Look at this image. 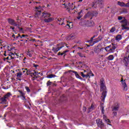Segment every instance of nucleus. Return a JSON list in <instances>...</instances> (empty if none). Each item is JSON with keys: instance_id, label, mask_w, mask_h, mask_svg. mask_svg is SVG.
<instances>
[{"instance_id": "50", "label": "nucleus", "mask_w": 129, "mask_h": 129, "mask_svg": "<svg viewBox=\"0 0 129 129\" xmlns=\"http://www.w3.org/2000/svg\"><path fill=\"white\" fill-rule=\"evenodd\" d=\"M118 20H119V21H120V20H122V17H120V16H119L118 17Z\"/></svg>"}, {"instance_id": "44", "label": "nucleus", "mask_w": 129, "mask_h": 129, "mask_svg": "<svg viewBox=\"0 0 129 129\" xmlns=\"http://www.w3.org/2000/svg\"><path fill=\"white\" fill-rule=\"evenodd\" d=\"M70 25H72L71 22H70L69 24H67V26H69V29H71V28H72V27L70 26Z\"/></svg>"}, {"instance_id": "20", "label": "nucleus", "mask_w": 129, "mask_h": 129, "mask_svg": "<svg viewBox=\"0 0 129 129\" xmlns=\"http://www.w3.org/2000/svg\"><path fill=\"white\" fill-rule=\"evenodd\" d=\"M91 17H92L91 16V12H88L84 16V18L85 19H89V18H90Z\"/></svg>"}, {"instance_id": "55", "label": "nucleus", "mask_w": 129, "mask_h": 129, "mask_svg": "<svg viewBox=\"0 0 129 129\" xmlns=\"http://www.w3.org/2000/svg\"><path fill=\"white\" fill-rule=\"evenodd\" d=\"M10 29H11L12 30H15V27H10Z\"/></svg>"}, {"instance_id": "5", "label": "nucleus", "mask_w": 129, "mask_h": 129, "mask_svg": "<svg viewBox=\"0 0 129 129\" xmlns=\"http://www.w3.org/2000/svg\"><path fill=\"white\" fill-rule=\"evenodd\" d=\"M64 45H66V46L67 44L66 43H63L58 44L57 47H53L52 48L53 52H54V53H57V52H58V51H59V50H60V49H62V48H63L64 47Z\"/></svg>"}, {"instance_id": "61", "label": "nucleus", "mask_w": 129, "mask_h": 129, "mask_svg": "<svg viewBox=\"0 0 129 129\" xmlns=\"http://www.w3.org/2000/svg\"><path fill=\"white\" fill-rule=\"evenodd\" d=\"M78 49H80L81 50H82V49H83V48H82V47L81 48V47H78Z\"/></svg>"}, {"instance_id": "36", "label": "nucleus", "mask_w": 129, "mask_h": 129, "mask_svg": "<svg viewBox=\"0 0 129 129\" xmlns=\"http://www.w3.org/2000/svg\"><path fill=\"white\" fill-rule=\"evenodd\" d=\"M101 110L102 114H104V107L103 106H101Z\"/></svg>"}, {"instance_id": "21", "label": "nucleus", "mask_w": 129, "mask_h": 129, "mask_svg": "<svg viewBox=\"0 0 129 129\" xmlns=\"http://www.w3.org/2000/svg\"><path fill=\"white\" fill-rule=\"evenodd\" d=\"M10 55H11V58H12V59H15V58H16V57H18V54H17V53H10Z\"/></svg>"}, {"instance_id": "8", "label": "nucleus", "mask_w": 129, "mask_h": 129, "mask_svg": "<svg viewBox=\"0 0 129 129\" xmlns=\"http://www.w3.org/2000/svg\"><path fill=\"white\" fill-rule=\"evenodd\" d=\"M120 82H121L122 90L123 91H127V85L125 83V80H123V79L121 78Z\"/></svg>"}, {"instance_id": "57", "label": "nucleus", "mask_w": 129, "mask_h": 129, "mask_svg": "<svg viewBox=\"0 0 129 129\" xmlns=\"http://www.w3.org/2000/svg\"><path fill=\"white\" fill-rule=\"evenodd\" d=\"M2 49H3V46L0 45V54H1V51H2Z\"/></svg>"}, {"instance_id": "16", "label": "nucleus", "mask_w": 129, "mask_h": 129, "mask_svg": "<svg viewBox=\"0 0 129 129\" xmlns=\"http://www.w3.org/2000/svg\"><path fill=\"white\" fill-rule=\"evenodd\" d=\"M68 6L70 10H74L75 8V5H74V3H69Z\"/></svg>"}, {"instance_id": "35", "label": "nucleus", "mask_w": 129, "mask_h": 129, "mask_svg": "<svg viewBox=\"0 0 129 129\" xmlns=\"http://www.w3.org/2000/svg\"><path fill=\"white\" fill-rule=\"evenodd\" d=\"M115 31V27H112V28H111L110 32V33H114Z\"/></svg>"}, {"instance_id": "43", "label": "nucleus", "mask_w": 129, "mask_h": 129, "mask_svg": "<svg viewBox=\"0 0 129 129\" xmlns=\"http://www.w3.org/2000/svg\"><path fill=\"white\" fill-rule=\"evenodd\" d=\"M27 55H28V56H29V57H32V54H31L30 52H28L27 53Z\"/></svg>"}, {"instance_id": "60", "label": "nucleus", "mask_w": 129, "mask_h": 129, "mask_svg": "<svg viewBox=\"0 0 129 129\" xmlns=\"http://www.w3.org/2000/svg\"><path fill=\"white\" fill-rule=\"evenodd\" d=\"M5 53L4 54V56H7V53H6V51H4Z\"/></svg>"}, {"instance_id": "14", "label": "nucleus", "mask_w": 129, "mask_h": 129, "mask_svg": "<svg viewBox=\"0 0 129 129\" xmlns=\"http://www.w3.org/2000/svg\"><path fill=\"white\" fill-rule=\"evenodd\" d=\"M42 7L41 6H39L38 7L35 8V12H36V15H40L41 12H42Z\"/></svg>"}, {"instance_id": "41", "label": "nucleus", "mask_w": 129, "mask_h": 129, "mask_svg": "<svg viewBox=\"0 0 129 129\" xmlns=\"http://www.w3.org/2000/svg\"><path fill=\"white\" fill-rule=\"evenodd\" d=\"M78 55H79V56H80V57H84V58H85L86 56H83V54H82L80 52H78Z\"/></svg>"}, {"instance_id": "38", "label": "nucleus", "mask_w": 129, "mask_h": 129, "mask_svg": "<svg viewBox=\"0 0 129 129\" xmlns=\"http://www.w3.org/2000/svg\"><path fill=\"white\" fill-rule=\"evenodd\" d=\"M101 49L98 48H96L95 49V53H99V52H100Z\"/></svg>"}, {"instance_id": "2", "label": "nucleus", "mask_w": 129, "mask_h": 129, "mask_svg": "<svg viewBox=\"0 0 129 129\" xmlns=\"http://www.w3.org/2000/svg\"><path fill=\"white\" fill-rule=\"evenodd\" d=\"M125 56L123 57L122 62L125 66V70L129 69V49L127 50L126 52L125 53Z\"/></svg>"}, {"instance_id": "53", "label": "nucleus", "mask_w": 129, "mask_h": 129, "mask_svg": "<svg viewBox=\"0 0 129 129\" xmlns=\"http://www.w3.org/2000/svg\"><path fill=\"white\" fill-rule=\"evenodd\" d=\"M82 14V11H81L80 12L78 13V16H80Z\"/></svg>"}, {"instance_id": "31", "label": "nucleus", "mask_w": 129, "mask_h": 129, "mask_svg": "<svg viewBox=\"0 0 129 129\" xmlns=\"http://www.w3.org/2000/svg\"><path fill=\"white\" fill-rule=\"evenodd\" d=\"M11 59H12V56L11 54H10L9 56H8L7 57H4V61H7V60H11Z\"/></svg>"}, {"instance_id": "15", "label": "nucleus", "mask_w": 129, "mask_h": 129, "mask_svg": "<svg viewBox=\"0 0 129 129\" xmlns=\"http://www.w3.org/2000/svg\"><path fill=\"white\" fill-rule=\"evenodd\" d=\"M70 72H73V73H74L77 78H78L79 79H81V80H83V78H81V77L79 76V74H78V73H77V72L71 70L70 71Z\"/></svg>"}, {"instance_id": "32", "label": "nucleus", "mask_w": 129, "mask_h": 129, "mask_svg": "<svg viewBox=\"0 0 129 129\" xmlns=\"http://www.w3.org/2000/svg\"><path fill=\"white\" fill-rule=\"evenodd\" d=\"M80 74H81V76H82V77H83V78H85V77H86V78H87V77H88L89 76V75H84L83 72H81Z\"/></svg>"}, {"instance_id": "51", "label": "nucleus", "mask_w": 129, "mask_h": 129, "mask_svg": "<svg viewBox=\"0 0 129 129\" xmlns=\"http://www.w3.org/2000/svg\"><path fill=\"white\" fill-rule=\"evenodd\" d=\"M98 39V41H101V40H102V37L101 36H99Z\"/></svg>"}, {"instance_id": "28", "label": "nucleus", "mask_w": 129, "mask_h": 129, "mask_svg": "<svg viewBox=\"0 0 129 129\" xmlns=\"http://www.w3.org/2000/svg\"><path fill=\"white\" fill-rule=\"evenodd\" d=\"M114 57L112 55H110L107 58V60H109V61L112 60L113 59H114Z\"/></svg>"}, {"instance_id": "59", "label": "nucleus", "mask_w": 129, "mask_h": 129, "mask_svg": "<svg viewBox=\"0 0 129 129\" xmlns=\"http://www.w3.org/2000/svg\"><path fill=\"white\" fill-rule=\"evenodd\" d=\"M23 41V40H21V39H19L18 40V43H20V41Z\"/></svg>"}, {"instance_id": "7", "label": "nucleus", "mask_w": 129, "mask_h": 129, "mask_svg": "<svg viewBox=\"0 0 129 129\" xmlns=\"http://www.w3.org/2000/svg\"><path fill=\"white\" fill-rule=\"evenodd\" d=\"M102 0H97L95 4L92 5V8H101Z\"/></svg>"}, {"instance_id": "58", "label": "nucleus", "mask_w": 129, "mask_h": 129, "mask_svg": "<svg viewBox=\"0 0 129 129\" xmlns=\"http://www.w3.org/2000/svg\"><path fill=\"white\" fill-rule=\"evenodd\" d=\"M81 18V16H79L77 17L78 20H80V18Z\"/></svg>"}, {"instance_id": "54", "label": "nucleus", "mask_w": 129, "mask_h": 129, "mask_svg": "<svg viewBox=\"0 0 129 129\" xmlns=\"http://www.w3.org/2000/svg\"><path fill=\"white\" fill-rule=\"evenodd\" d=\"M38 66L37 64H34V67H35V68H37Z\"/></svg>"}, {"instance_id": "47", "label": "nucleus", "mask_w": 129, "mask_h": 129, "mask_svg": "<svg viewBox=\"0 0 129 129\" xmlns=\"http://www.w3.org/2000/svg\"><path fill=\"white\" fill-rule=\"evenodd\" d=\"M95 37V36H93L92 37H91L90 40L89 41L90 42H92V41H93V39H94V38Z\"/></svg>"}, {"instance_id": "10", "label": "nucleus", "mask_w": 129, "mask_h": 129, "mask_svg": "<svg viewBox=\"0 0 129 129\" xmlns=\"http://www.w3.org/2000/svg\"><path fill=\"white\" fill-rule=\"evenodd\" d=\"M12 37L13 38V41H17V42L19 41V40H20V39H22V38L20 34H18L17 35L13 34Z\"/></svg>"}, {"instance_id": "25", "label": "nucleus", "mask_w": 129, "mask_h": 129, "mask_svg": "<svg viewBox=\"0 0 129 129\" xmlns=\"http://www.w3.org/2000/svg\"><path fill=\"white\" fill-rule=\"evenodd\" d=\"M103 119L105 120V121L106 122L110 123V120H109V119H107V118L106 117V116H105V115H103Z\"/></svg>"}, {"instance_id": "4", "label": "nucleus", "mask_w": 129, "mask_h": 129, "mask_svg": "<svg viewBox=\"0 0 129 129\" xmlns=\"http://www.w3.org/2000/svg\"><path fill=\"white\" fill-rule=\"evenodd\" d=\"M116 44L112 43L110 45L106 47L105 50L106 52H109V53H114L115 52V49H116Z\"/></svg>"}, {"instance_id": "29", "label": "nucleus", "mask_w": 129, "mask_h": 129, "mask_svg": "<svg viewBox=\"0 0 129 129\" xmlns=\"http://www.w3.org/2000/svg\"><path fill=\"white\" fill-rule=\"evenodd\" d=\"M89 111L88 112H90V111H92V110H93V109H94V106L93 105V104H92L90 106V108H89Z\"/></svg>"}, {"instance_id": "45", "label": "nucleus", "mask_w": 129, "mask_h": 129, "mask_svg": "<svg viewBox=\"0 0 129 129\" xmlns=\"http://www.w3.org/2000/svg\"><path fill=\"white\" fill-rule=\"evenodd\" d=\"M116 114H117V112H115V111H113V116H116Z\"/></svg>"}, {"instance_id": "26", "label": "nucleus", "mask_w": 129, "mask_h": 129, "mask_svg": "<svg viewBox=\"0 0 129 129\" xmlns=\"http://www.w3.org/2000/svg\"><path fill=\"white\" fill-rule=\"evenodd\" d=\"M74 36L73 35H70L69 36H68L67 38H66V39L68 40V41H69L70 40H72L73 39H74Z\"/></svg>"}, {"instance_id": "30", "label": "nucleus", "mask_w": 129, "mask_h": 129, "mask_svg": "<svg viewBox=\"0 0 129 129\" xmlns=\"http://www.w3.org/2000/svg\"><path fill=\"white\" fill-rule=\"evenodd\" d=\"M22 70L23 73H26L25 74H27V75H29V74H28V72H29V71H28V69H23Z\"/></svg>"}, {"instance_id": "22", "label": "nucleus", "mask_w": 129, "mask_h": 129, "mask_svg": "<svg viewBox=\"0 0 129 129\" xmlns=\"http://www.w3.org/2000/svg\"><path fill=\"white\" fill-rule=\"evenodd\" d=\"M117 4L118 6H120V7H125V4H124L123 2L118 1Z\"/></svg>"}, {"instance_id": "3", "label": "nucleus", "mask_w": 129, "mask_h": 129, "mask_svg": "<svg viewBox=\"0 0 129 129\" xmlns=\"http://www.w3.org/2000/svg\"><path fill=\"white\" fill-rule=\"evenodd\" d=\"M12 96V94L10 92H8L3 96L1 99V104H7L8 103V100L10 99V98Z\"/></svg>"}, {"instance_id": "37", "label": "nucleus", "mask_w": 129, "mask_h": 129, "mask_svg": "<svg viewBox=\"0 0 129 129\" xmlns=\"http://www.w3.org/2000/svg\"><path fill=\"white\" fill-rule=\"evenodd\" d=\"M87 75H89L88 77H90V76H94V75L93 74L92 72L88 73Z\"/></svg>"}, {"instance_id": "63", "label": "nucleus", "mask_w": 129, "mask_h": 129, "mask_svg": "<svg viewBox=\"0 0 129 129\" xmlns=\"http://www.w3.org/2000/svg\"><path fill=\"white\" fill-rule=\"evenodd\" d=\"M26 59V57H24V61H25V60Z\"/></svg>"}, {"instance_id": "23", "label": "nucleus", "mask_w": 129, "mask_h": 129, "mask_svg": "<svg viewBox=\"0 0 129 129\" xmlns=\"http://www.w3.org/2000/svg\"><path fill=\"white\" fill-rule=\"evenodd\" d=\"M122 38L121 35H117L115 37L116 41H120V40Z\"/></svg>"}, {"instance_id": "13", "label": "nucleus", "mask_w": 129, "mask_h": 129, "mask_svg": "<svg viewBox=\"0 0 129 129\" xmlns=\"http://www.w3.org/2000/svg\"><path fill=\"white\" fill-rule=\"evenodd\" d=\"M50 17H51V14L46 12H43L42 15V18H44V19L46 18H50Z\"/></svg>"}, {"instance_id": "27", "label": "nucleus", "mask_w": 129, "mask_h": 129, "mask_svg": "<svg viewBox=\"0 0 129 129\" xmlns=\"http://www.w3.org/2000/svg\"><path fill=\"white\" fill-rule=\"evenodd\" d=\"M57 22H58L59 25H63L64 24V23L62 22H63V20L61 18L57 19Z\"/></svg>"}, {"instance_id": "18", "label": "nucleus", "mask_w": 129, "mask_h": 129, "mask_svg": "<svg viewBox=\"0 0 129 129\" xmlns=\"http://www.w3.org/2000/svg\"><path fill=\"white\" fill-rule=\"evenodd\" d=\"M22 75H23V74L22 73H21V72L18 73L17 74V79L18 80H19L20 81H21V80H22V79H21V78L22 77Z\"/></svg>"}, {"instance_id": "52", "label": "nucleus", "mask_w": 129, "mask_h": 129, "mask_svg": "<svg viewBox=\"0 0 129 129\" xmlns=\"http://www.w3.org/2000/svg\"><path fill=\"white\" fill-rule=\"evenodd\" d=\"M83 110L84 112L86 111V107H83Z\"/></svg>"}, {"instance_id": "56", "label": "nucleus", "mask_w": 129, "mask_h": 129, "mask_svg": "<svg viewBox=\"0 0 129 129\" xmlns=\"http://www.w3.org/2000/svg\"><path fill=\"white\" fill-rule=\"evenodd\" d=\"M26 36H27V35H25V34H23L21 37H22V38L23 37H26Z\"/></svg>"}, {"instance_id": "33", "label": "nucleus", "mask_w": 129, "mask_h": 129, "mask_svg": "<svg viewBox=\"0 0 129 129\" xmlns=\"http://www.w3.org/2000/svg\"><path fill=\"white\" fill-rule=\"evenodd\" d=\"M54 77H56V75L51 74L47 76V78H54Z\"/></svg>"}, {"instance_id": "46", "label": "nucleus", "mask_w": 129, "mask_h": 129, "mask_svg": "<svg viewBox=\"0 0 129 129\" xmlns=\"http://www.w3.org/2000/svg\"><path fill=\"white\" fill-rule=\"evenodd\" d=\"M125 8H129V2L125 4Z\"/></svg>"}, {"instance_id": "19", "label": "nucleus", "mask_w": 129, "mask_h": 129, "mask_svg": "<svg viewBox=\"0 0 129 129\" xmlns=\"http://www.w3.org/2000/svg\"><path fill=\"white\" fill-rule=\"evenodd\" d=\"M53 20H54V18H49L48 19H45L44 22L45 23H50L51 22H52Z\"/></svg>"}, {"instance_id": "42", "label": "nucleus", "mask_w": 129, "mask_h": 129, "mask_svg": "<svg viewBox=\"0 0 129 129\" xmlns=\"http://www.w3.org/2000/svg\"><path fill=\"white\" fill-rule=\"evenodd\" d=\"M19 92L20 93L21 96H24L25 95V93H23L22 91H19Z\"/></svg>"}, {"instance_id": "48", "label": "nucleus", "mask_w": 129, "mask_h": 129, "mask_svg": "<svg viewBox=\"0 0 129 129\" xmlns=\"http://www.w3.org/2000/svg\"><path fill=\"white\" fill-rule=\"evenodd\" d=\"M18 29L20 31V32H23V28H20V27L18 26Z\"/></svg>"}, {"instance_id": "40", "label": "nucleus", "mask_w": 129, "mask_h": 129, "mask_svg": "<svg viewBox=\"0 0 129 129\" xmlns=\"http://www.w3.org/2000/svg\"><path fill=\"white\" fill-rule=\"evenodd\" d=\"M32 74L34 75V76H36V75H39V73L38 72L34 71Z\"/></svg>"}, {"instance_id": "39", "label": "nucleus", "mask_w": 129, "mask_h": 129, "mask_svg": "<svg viewBox=\"0 0 129 129\" xmlns=\"http://www.w3.org/2000/svg\"><path fill=\"white\" fill-rule=\"evenodd\" d=\"M47 86H50V85H52V82H50V81H48L46 83Z\"/></svg>"}, {"instance_id": "62", "label": "nucleus", "mask_w": 129, "mask_h": 129, "mask_svg": "<svg viewBox=\"0 0 129 129\" xmlns=\"http://www.w3.org/2000/svg\"><path fill=\"white\" fill-rule=\"evenodd\" d=\"M62 5H64V6H65L66 8H68V7L66 6V4H62Z\"/></svg>"}, {"instance_id": "11", "label": "nucleus", "mask_w": 129, "mask_h": 129, "mask_svg": "<svg viewBox=\"0 0 129 129\" xmlns=\"http://www.w3.org/2000/svg\"><path fill=\"white\" fill-rule=\"evenodd\" d=\"M8 21L9 24H10L12 26H15V27H17V26H18L17 22H16V21H15L14 19L9 18L8 19Z\"/></svg>"}, {"instance_id": "17", "label": "nucleus", "mask_w": 129, "mask_h": 129, "mask_svg": "<svg viewBox=\"0 0 129 129\" xmlns=\"http://www.w3.org/2000/svg\"><path fill=\"white\" fill-rule=\"evenodd\" d=\"M69 52V50H64L62 52H59L58 53V55H60V56H64V57H65V56H66V53Z\"/></svg>"}, {"instance_id": "6", "label": "nucleus", "mask_w": 129, "mask_h": 129, "mask_svg": "<svg viewBox=\"0 0 129 129\" xmlns=\"http://www.w3.org/2000/svg\"><path fill=\"white\" fill-rule=\"evenodd\" d=\"M121 24H122V30H128L129 28L126 27L127 26V21L126 19H124L121 21Z\"/></svg>"}, {"instance_id": "24", "label": "nucleus", "mask_w": 129, "mask_h": 129, "mask_svg": "<svg viewBox=\"0 0 129 129\" xmlns=\"http://www.w3.org/2000/svg\"><path fill=\"white\" fill-rule=\"evenodd\" d=\"M98 15V13L96 11H94L93 12H91V15L92 17H97Z\"/></svg>"}, {"instance_id": "64", "label": "nucleus", "mask_w": 129, "mask_h": 129, "mask_svg": "<svg viewBox=\"0 0 129 129\" xmlns=\"http://www.w3.org/2000/svg\"><path fill=\"white\" fill-rule=\"evenodd\" d=\"M79 64H81V62H79Z\"/></svg>"}, {"instance_id": "49", "label": "nucleus", "mask_w": 129, "mask_h": 129, "mask_svg": "<svg viewBox=\"0 0 129 129\" xmlns=\"http://www.w3.org/2000/svg\"><path fill=\"white\" fill-rule=\"evenodd\" d=\"M22 100H25L26 99V97L25 96V95L22 96Z\"/></svg>"}, {"instance_id": "34", "label": "nucleus", "mask_w": 129, "mask_h": 129, "mask_svg": "<svg viewBox=\"0 0 129 129\" xmlns=\"http://www.w3.org/2000/svg\"><path fill=\"white\" fill-rule=\"evenodd\" d=\"M25 89H26L27 92H28V93H30V92H31V90L30 89V88H29V87L26 86Z\"/></svg>"}, {"instance_id": "12", "label": "nucleus", "mask_w": 129, "mask_h": 129, "mask_svg": "<svg viewBox=\"0 0 129 129\" xmlns=\"http://www.w3.org/2000/svg\"><path fill=\"white\" fill-rule=\"evenodd\" d=\"M119 103L116 102L114 104V106L112 107V111H117L119 109Z\"/></svg>"}, {"instance_id": "9", "label": "nucleus", "mask_w": 129, "mask_h": 129, "mask_svg": "<svg viewBox=\"0 0 129 129\" xmlns=\"http://www.w3.org/2000/svg\"><path fill=\"white\" fill-rule=\"evenodd\" d=\"M96 122L99 127L102 128L104 126V123L102 122V120L98 118L96 120Z\"/></svg>"}, {"instance_id": "1", "label": "nucleus", "mask_w": 129, "mask_h": 129, "mask_svg": "<svg viewBox=\"0 0 129 129\" xmlns=\"http://www.w3.org/2000/svg\"><path fill=\"white\" fill-rule=\"evenodd\" d=\"M100 91H103L102 95L101 96V99L103 102H104L105 100V97H106V94L107 91H106V86H105V82L103 79L100 80Z\"/></svg>"}]
</instances>
